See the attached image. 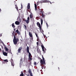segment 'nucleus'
I'll return each mask as SVG.
<instances>
[{
  "label": "nucleus",
  "instance_id": "obj_1",
  "mask_svg": "<svg viewBox=\"0 0 76 76\" xmlns=\"http://www.w3.org/2000/svg\"><path fill=\"white\" fill-rule=\"evenodd\" d=\"M12 35H14V39H13V42L14 45H16L18 42L19 41V39L16 37V34H15V31H13L12 33Z\"/></svg>",
  "mask_w": 76,
  "mask_h": 76
},
{
  "label": "nucleus",
  "instance_id": "obj_2",
  "mask_svg": "<svg viewBox=\"0 0 76 76\" xmlns=\"http://www.w3.org/2000/svg\"><path fill=\"white\" fill-rule=\"evenodd\" d=\"M40 10V11L39 12V15L41 16H42V18H44V14H45V13L44 11H43V10H41L40 9H39Z\"/></svg>",
  "mask_w": 76,
  "mask_h": 76
},
{
  "label": "nucleus",
  "instance_id": "obj_3",
  "mask_svg": "<svg viewBox=\"0 0 76 76\" xmlns=\"http://www.w3.org/2000/svg\"><path fill=\"white\" fill-rule=\"evenodd\" d=\"M42 56L43 61L42 59L40 60V63L42 65H44V64L45 65V59H44V56L42 55Z\"/></svg>",
  "mask_w": 76,
  "mask_h": 76
},
{
  "label": "nucleus",
  "instance_id": "obj_4",
  "mask_svg": "<svg viewBox=\"0 0 76 76\" xmlns=\"http://www.w3.org/2000/svg\"><path fill=\"white\" fill-rule=\"evenodd\" d=\"M29 37H31L30 39H31V40H33L34 38L33 37V35H32V33L29 32Z\"/></svg>",
  "mask_w": 76,
  "mask_h": 76
},
{
  "label": "nucleus",
  "instance_id": "obj_5",
  "mask_svg": "<svg viewBox=\"0 0 76 76\" xmlns=\"http://www.w3.org/2000/svg\"><path fill=\"white\" fill-rule=\"evenodd\" d=\"M37 25L38 26L40 30L41 31V24L39 22H38L37 23Z\"/></svg>",
  "mask_w": 76,
  "mask_h": 76
},
{
  "label": "nucleus",
  "instance_id": "obj_6",
  "mask_svg": "<svg viewBox=\"0 0 76 76\" xmlns=\"http://www.w3.org/2000/svg\"><path fill=\"white\" fill-rule=\"evenodd\" d=\"M23 21H25V22H26L27 23H29V17H28L27 18V20H23Z\"/></svg>",
  "mask_w": 76,
  "mask_h": 76
},
{
  "label": "nucleus",
  "instance_id": "obj_7",
  "mask_svg": "<svg viewBox=\"0 0 76 76\" xmlns=\"http://www.w3.org/2000/svg\"><path fill=\"white\" fill-rule=\"evenodd\" d=\"M22 49V47H20L19 48L18 50V53H21V50Z\"/></svg>",
  "mask_w": 76,
  "mask_h": 76
},
{
  "label": "nucleus",
  "instance_id": "obj_8",
  "mask_svg": "<svg viewBox=\"0 0 76 76\" xmlns=\"http://www.w3.org/2000/svg\"><path fill=\"white\" fill-rule=\"evenodd\" d=\"M49 1L47 0H44L40 2V3H48Z\"/></svg>",
  "mask_w": 76,
  "mask_h": 76
},
{
  "label": "nucleus",
  "instance_id": "obj_9",
  "mask_svg": "<svg viewBox=\"0 0 76 76\" xmlns=\"http://www.w3.org/2000/svg\"><path fill=\"white\" fill-rule=\"evenodd\" d=\"M41 47H42L43 51H44V53H45V51H44V48H45L43 45H42Z\"/></svg>",
  "mask_w": 76,
  "mask_h": 76
},
{
  "label": "nucleus",
  "instance_id": "obj_10",
  "mask_svg": "<svg viewBox=\"0 0 76 76\" xmlns=\"http://www.w3.org/2000/svg\"><path fill=\"white\" fill-rule=\"evenodd\" d=\"M35 34L37 38V41H39V37L38 36V34L37 33H35Z\"/></svg>",
  "mask_w": 76,
  "mask_h": 76
},
{
  "label": "nucleus",
  "instance_id": "obj_11",
  "mask_svg": "<svg viewBox=\"0 0 76 76\" xmlns=\"http://www.w3.org/2000/svg\"><path fill=\"white\" fill-rule=\"evenodd\" d=\"M3 55L5 56H7V53L5 52H4V51H3Z\"/></svg>",
  "mask_w": 76,
  "mask_h": 76
},
{
  "label": "nucleus",
  "instance_id": "obj_12",
  "mask_svg": "<svg viewBox=\"0 0 76 76\" xmlns=\"http://www.w3.org/2000/svg\"><path fill=\"white\" fill-rule=\"evenodd\" d=\"M27 9H28V10H31V9H30V3H28V4L27 5Z\"/></svg>",
  "mask_w": 76,
  "mask_h": 76
},
{
  "label": "nucleus",
  "instance_id": "obj_13",
  "mask_svg": "<svg viewBox=\"0 0 76 76\" xmlns=\"http://www.w3.org/2000/svg\"><path fill=\"white\" fill-rule=\"evenodd\" d=\"M15 23L16 25H19L20 24V22L18 21H17L15 22Z\"/></svg>",
  "mask_w": 76,
  "mask_h": 76
},
{
  "label": "nucleus",
  "instance_id": "obj_14",
  "mask_svg": "<svg viewBox=\"0 0 76 76\" xmlns=\"http://www.w3.org/2000/svg\"><path fill=\"white\" fill-rule=\"evenodd\" d=\"M26 51L28 53H29V48L28 46L27 47V48H26Z\"/></svg>",
  "mask_w": 76,
  "mask_h": 76
},
{
  "label": "nucleus",
  "instance_id": "obj_15",
  "mask_svg": "<svg viewBox=\"0 0 76 76\" xmlns=\"http://www.w3.org/2000/svg\"><path fill=\"white\" fill-rule=\"evenodd\" d=\"M37 52L38 53H39V54H40L41 53V50H40L39 49H38V48H37Z\"/></svg>",
  "mask_w": 76,
  "mask_h": 76
},
{
  "label": "nucleus",
  "instance_id": "obj_16",
  "mask_svg": "<svg viewBox=\"0 0 76 76\" xmlns=\"http://www.w3.org/2000/svg\"><path fill=\"white\" fill-rule=\"evenodd\" d=\"M16 32H17V34H18V35L20 34V33L19 32V30H18V29H17L16 30Z\"/></svg>",
  "mask_w": 76,
  "mask_h": 76
},
{
  "label": "nucleus",
  "instance_id": "obj_17",
  "mask_svg": "<svg viewBox=\"0 0 76 76\" xmlns=\"http://www.w3.org/2000/svg\"><path fill=\"white\" fill-rule=\"evenodd\" d=\"M30 18H33V14H32V13H31L30 14Z\"/></svg>",
  "mask_w": 76,
  "mask_h": 76
},
{
  "label": "nucleus",
  "instance_id": "obj_18",
  "mask_svg": "<svg viewBox=\"0 0 76 76\" xmlns=\"http://www.w3.org/2000/svg\"><path fill=\"white\" fill-rule=\"evenodd\" d=\"M28 54V57H32V55L30 52Z\"/></svg>",
  "mask_w": 76,
  "mask_h": 76
},
{
  "label": "nucleus",
  "instance_id": "obj_19",
  "mask_svg": "<svg viewBox=\"0 0 76 76\" xmlns=\"http://www.w3.org/2000/svg\"><path fill=\"white\" fill-rule=\"evenodd\" d=\"M15 24V23H12V28H15V26L14 25Z\"/></svg>",
  "mask_w": 76,
  "mask_h": 76
},
{
  "label": "nucleus",
  "instance_id": "obj_20",
  "mask_svg": "<svg viewBox=\"0 0 76 76\" xmlns=\"http://www.w3.org/2000/svg\"><path fill=\"white\" fill-rule=\"evenodd\" d=\"M15 8L17 9V11L18 10V6H17V5L16 4L15 5Z\"/></svg>",
  "mask_w": 76,
  "mask_h": 76
},
{
  "label": "nucleus",
  "instance_id": "obj_21",
  "mask_svg": "<svg viewBox=\"0 0 76 76\" xmlns=\"http://www.w3.org/2000/svg\"><path fill=\"white\" fill-rule=\"evenodd\" d=\"M41 22V24L42 25V23H43V20L42 19H40Z\"/></svg>",
  "mask_w": 76,
  "mask_h": 76
},
{
  "label": "nucleus",
  "instance_id": "obj_22",
  "mask_svg": "<svg viewBox=\"0 0 76 76\" xmlns=\"http://www.w3.org/2000/svg\"><path fill=\"white\" fill-rule=\"evenodd\" d=\"M4 48L5 49V50H6L7 51L9 50V49H7V48L6 47V46Z\"/></svg>",
  "mask_w": 76,
  "mask_h": 76
},
{
  "label": "nucleus",
  "instance_id": "obj_23",
  "mask_svg": "<svg viewBox=\"0 0 76 76\" xmlns=\"http://www.w3.org/2000/svg\"><path fill=\"white\" fill-rule=\"evenodd\" d=\"M28 59L29 60H32V57H28Z\"/></svg>",
  "mask_w": 76,
  "mask_h": 76
},
{
  "label": "nucleus",
  "instance_id": "obj_24",
  "mask_svg": "<svg viewBox=\"0 0 76 76\" xmlns=\"http://www.w3.org/2000/svg\"><path fill=\"white\" fill-rule=\"evenodd\" d=\"M10 61H11V63L13 62V59L12 58L11 59Z\"/></svg>",
  "mask_w": 76,
  "mask_h": 76
},
{
  "label": "nucleus",
  "instance_id": "obj_25",
  "mask_svg": "<svg viewBox=\"0 0 76 76\" xmlns=\"http://www.w3.org/2000/svg\"><path fill=\"white\" fill-rule=\"evenodd\" d=\"M20 76H23V73H21L20 75Z\"/></svg>",
  "mask_w": 76,
  "mask_h": 76
},
{
  "label": "nucleus",
  "instance_id": "obj_26",
  "mask_svg": "<svg viewBox=\"0 0 76 76\" xmlns=\"http://www.w3.org/2000/svg\"><path fill=\"white\" fill-rule=\"evenodd\" d=\"M4 61L5 62L7 61V62H8V60L7 59L4 60Z\"/></svg>",
  "mask_w": 76,
  "mask_h": 76
},
{
  "label": "nucleus",
  "instance_id": "obj_27",
  "mask_svg": "<svg viewBox=\"0 0 76 76\" xmlns=\"http://www.w3.org/2000/svg\"><path fill=\"white\" fill-rule=\"evenodd\" d=\"M11 63L12 66H15L14 64H13V62H12Z\"/></svg>",
  "mask_w": 76,
  "mask_h": 76
},
{
  "label": "nucleus",
  "instance_id": "obj_28",
  "mask_svg": "<svg viewBox=\"0 0 76 76\" xmlns=\"http://www.w3.org/2000/svg\"><path fill=\"white\" fill-rule=\"evenodd\" d=\"M28 72L30 74L31 73H32V72H31V71L30 70H29L28 71Z\"/></svg>",
  "mask_w": 76,
  "mask_h": 76
},
{
  "label": "nucleus",
  "instance_id": "obj_29",
  "mask_svg": "<svg viewBox=\"0 0 76 76\" xmlns=\"http://www.w3.org/2000/svg\"><path fill=\"white\" fill-rule=\"evenodd\" d=\"M21 9H22V8H23V5H22V4H21Z\"/></svg>",
  "mask_w": 76,
  "mask_h": 76
},
{
  "label": "nucleus",
  "instance_id": "obj_30",
  "mask_svg": "<svg viewBox=\"0 0 76 76\" xmlns=\"http://www.w3.org/2000/svg\"><path fill=\"white\" fill-rule=\"evenodd\" d=\"M41 66H42V69H44V66H42L41 65Z\"/></svg>",
  "mask_w": 76,
  "mask_h": 76
},
{
  "label": "nucleus",
  "instance_id": "obj_31",
  "mask_svg": "<svg viewBox=\"0 0 76 76\" xmlns=\"http://www.w3.org/2000/svg\"><path fill=\"white\" fill-rule=\"evenodd\" d=\"M24 26H25V29H26V26L25 25H24Z\"/></svg>",
  "mask_w": 76,
  "mask_h": 76
},
{
  "label": "nucleus",
  "instance_id": "obj_32",
  "mask_svg": "<svg viewBox=\"0 0 76 76\" xmlns=\"http://www.w3.org/2000/svg\"><path fill=\"white\" fill-rule=\"evenodd\" d=\"M30 76H32V73H31L30 74Z\"/></svg>",
  "mask_w": 76,
  "mask_h": 76
},
{
  "label": "nucleus",
  "instance_id": "obj_33",
  "mask_svg": "<svg viewBox=\"0 0 76 76\" xmlns=\"http://www.w3.org/2000/svg\"><path fill=\"white\" fill-rule=\"evenodd\" d=\"M46 25L47 27H48V23H46Z\"/></svg>",
  "mask_w": 76,
  "mask_h": 76
},
{
  "label": "nucleus",
  "instance_id": "obj_34",
  "mask_svg": "<svg viewBox=\"0 0 76 76\" xmlns=\"http://www.w3.org/2000/svg\"><path fill=\"white\" fill-rule=\"evenodd\" d=\"M34 6H35V7H37V5L36 4H34Z\"/></svg>",
  "mask_w": 76,
  "mask_h": 76
},
{
  "label": "nucleus",
  "instance_id": "obj_35",
  "mask_svg": "<svg viewBox=\"0 0 76 76\" xmlns=\"http://www.w3.org/2000/svg\"><path fill=\"white\" fill-rule=\"evenodd\" d=\"M34 64H35V65H36V64H37V62H35L34 63Z\"/></svg>",
  "mask_w": 76,
  "mask_h": 76
},
{
  "label": "nucleus",
  "instance_id": "obj_36",
  "mask_svg": "<svg viewBox=\"0 0 76 76\" xmlns=\"http://www.w3.org/2000/svg\"><path fill=\"white\" fill-rule=\"evenodd\" d=\"M35 10H37V7H35Z\"/></svg>",
  "mask_w": 76,
  "mask_h": 76
},
{
  "label": "nucleus",
  "instance_id": "obj_37",
  "mask_svg": "<svg viewBox=\"0 0 76 76\" xmlns=\"http://www.w3.org/2000/svg\"><path fill=\"white\" fill-rule=\"evenodd\" d=\"M37 45H38V42H37Z\"/></svg>",
  "mask_w": 76,
  "mask_h": 76
},
{
  "label": "nucleus",
  "instance_id": "obj_38",
  "mask_svg": "<svg viewBox=\"0 0 76 76\" xmlns=\"http://www.w3.org/2000/svg\"><path fill=\"white\" fill-rule=\"evenodd\" d=\"M0 12H1V10L0 8Z\"/></svg>",
  "mask_w": 76,
  "mask_h": 76
},
{
  "label": "nucleus",
  "instance_id": "obj_39",
  "mask_svg": "<svg viewBox=\"0 0 76 76\" xmlns=\"http://www.w3.org/2000/svg\"><path fill=\"white\" fill-rule=\"evenodd\" d=\"M50 2V4H52V3L51 2Z\"/></svg>",
  "mask_w": 76,
  "mask_h": 76
},
{
  "label": "nucleus",
  "instance_id": "obj_40",
  "mask_svg": "<svg viewBox=\"0 0 76 76\" xmlns=\"http://www.w3.org/2000/svg\"><path fill=\"white\" fill-rule=\"evenodd\" d=\"M27 76H29V75H27Z\"/></svg>",
  "mask_w": 76,
  "mask_h": 76
},
{
  "label": "nucleus",
  "instance_id": "obj_41",
  "mask_svg": "<svg viewBox=\"0 0 76 76\" xmlns=\"http://www.w3.org/2000/svg\"><path fill=\"white\" fill-rule=\"evenodd\" d=\"M15 29H16L14 28V31H15Z\"/></svg>",
  "mask_w": 76,
  "mask_h": 76
},
{
  "label": "nucleus",
  "instance_id": "obj_42",
  "mask_svg": "<svg viewBox=\"0 0 76 76\" xmlns=\"http://www.w3.org/2000/svg\"><path fill=\"white\" fill-rule=\"evenodd\" d=\"M39 2H38L37 3H39Z\"/></svg>",
  "mask_w": 76,
  "mask_h": 76
},
{
  "label": "nucleus",
  "instance_id": "obj_43",
  "mask_svg": "<svg viewBox=\"0 0 76 76\" xmlns=\"http://www.w3.org/2000/svg\"><path fill=\"white\" fill-rule=\"evenodd\" d=\"M1 58V56H0V58Z\"/></svg>",
  "mask_w": 76,
  "mask_h": 76
},
{
  "label": "nucleus",
  "instance_id": "obj_44",
  "mask_svg": "<svg viewBox=\"0 0 76 76\" xmlns=\"http://www.w3.org/2000/svg\"><path fill=\"white\" fill-rule=\"evenodd\" d=\"M52 58H53V56H52Z\"/></svg>",
  "mask_w": 76,
  "mask_h": 76
},
{
  "label": "nucleus",
  "instance_id": "obj_45",
  "mask_svg": "<svg viewBox=\"0 0 76 76\" xmlns=\"http://www.w3.org/2000/svg\"><path fill=\"white\" fill-rule=\"evenodd\" d=\"M11 54H12V52H11Z\"/></svg>",
  "mask_w": 76,
  "mask_h": 76
},
{
  "label": "nucleus",
  "instance_id": "obj_46",
  "mask_svg": "<svg viewBox=\"0 0 76 76\" xmlns=\"http://www.w3.org/2000/svg\"><path fill=\"white\" fill-rule=\"evenodd\" d=\"M28 12H29V10H28Z\"/></svg>",
  "mask_w": 76,
  "mask_h": 76
},
{
  "label": "nucleus",
  "instance_id": "obj_47",
  "mask_svg": "<svg viewBox=\"0 0 76 76\" xmlns=\"http://www.w3.org/2000/svg\"><path fill=\"white\" fill-rule=\"evenodd\" d=\"M10 52H11V50H10Z\"/></svg>",
  "mask_w": 76,
  "mask_h": 76
},
{
  "label": "nucleus",
  "instance_id": "obj_48",
  "mask_svg": "<svg viewBox=\"0 0 76 76\" xmlns=\"http://www.w3.org/2000/svg\"><path fill=\"white\" fill-rule=\"evenodd\" d=\"M40 59H41V58H40Z\"/></svg>",
  "mask_w": 76,
  "mask_h": 76
},
{
  "label": "nucleus",
  "instance_id": "obj_49",
  "mask_svg": "<svg viewBox=\"0 0 76 76\" xmlns=\"http://www.w3.org/2000/svg\"><path fill=\"white\" fill-rule=\"evenodd\" d=\"M20 60H21V59H20Z\"/></svg>",
  "mask_w": 76,
  "mask_h": 76
}]
</instances>
